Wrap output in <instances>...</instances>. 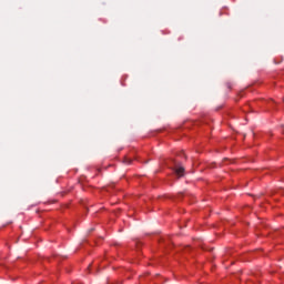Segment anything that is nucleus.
I'll use <instances>...</instances> for the list:
<instances>
[{"mask_svg": "<svg viewBox=\"0 0 284 284\" xmlns=\"http://www.w3.org/2000/svg\"><path fill=\"white\" fill-rule=\"evenodd\" d=\"M175 174L178 176H183V174H185V169L183 166H175Z\"/></svg>", "mask_w": 284, "mask_h": 284, "instance_id": "obj_1", "label": "nucleus"}]
</instances>
